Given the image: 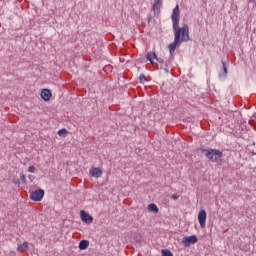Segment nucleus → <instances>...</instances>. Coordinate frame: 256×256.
Returning <instances> with one entry per match:
<instances>
[{"label": "nucleus", "instance_id": "5701e85b", "mask_svg": "<svg viewBox=\"0 0 256 256\" xmlns=\"http://www.w3.org/2000/svg\"><path fill=\"white\" fill-rule=\"evenodd\" d=\"M160 0H156L155 3H154V9L155 7H157V3H159Z\"/></svg>", "mask_w": 256, "mask_h": 256}, {"label": "nucleus", "instance_id": "2eb2a0df", "mask_svg": "<svg viewBox=\"0 0 256 256\" xmlns=\"http://www.w3.org/2000/svg\"><path fill=\"white\" fill-rule=\"evenodd\" d=\"M58 135H59L60 137H67V135H68L67 129H65V128L60 129V130L58 131Z\"/></svg>", "mask_w": 256, "mask_h": 256}, {"label": "nucleus", "instance_id": "412c9836", "mask_svg": "<svg viewBox=\"0 0 256 256\" xmlns=\"http://www.w3.org/2000/svg\"><path fill=\"white\" fill-rule=\"evenodd\" d=\"M172 199H173L174 201H177V199H179V196H178L177 194H173V195H172Z\"/></svg>", "mask_w": 256, "mask_h": 256}, {"label": "nucleus", "instance_id": "4be33fe9", "mask_svg": "<svg viewBox=\"0 0 256 256\" xmlns=\"http://www.w3.org/2000/svg\"><path fill=\"white\" fill-rule=\"evenodd\" d=\"M156 61H158V63H164L163 59L159 57L156 58Z\"/></svg>", "mask_w": 256, "mask_h": 256}, {"label": "nucleus", "instance_id": "423d86ee", "mask_svg": "<svg viewBox=\"0 0 256 256\" xmlns=\"http://www.w3.org/2000/svg\"><path fill=\"white\" fill-rule=\"evenodd\" d=\"M198 223L201 229H205V224L207 223V211L200 210L198 213Z\"/></svg>", "mask_w": 256, "mask_h": 256}, {"label": "nucleus", "instance_id": "6ab92c4d", "mask_svg": "<svg viewBox=\"0 0 256 256\" xmlns=\"http://www.w3.org/2000/svg\"><path fill=\"white\" fill-rule=\"evenodd\" d=\"M20 180L22 183H27V177H25V174H20Z\"/></svg>", "mask_w": 256, "mask_h": 256}, {"label": "nucleus", "instance_id": "0eeeda50", "mask_svg": "<svg viewBox=\"0 0 256 256\" xmlns=\"http://www.w3.org/2000/svg\"><path fill=\"white\" fill-rule=\"evenodd\" d=\"M80 215L83 223H93V216L89 215L87 212L82 210Z\"/></svg>", "mask_w": 256, "mask_h": 256}, {"label": "nucleus", "instance_id": "1a4fd4ad", "mask_svg": "<svg viewBox=\"0 0 256 256\" xmlns=\"http://www.w3.org/2000/svg\"><path fill=\"white\" fill-rule=\"evenodd\" d=\"M91 177H95L96 179H99L103 175V170L101 168H94L89 171Z\"/></svg>", "mask_w": 256, "mask_h": 256}, {"label": "nucleus", "instance_id": "dca6fc26", "mask_svg": "<svg viewBox=\"0 0 256 256\" xmlns=\"http://www.w3.org/2000/svg\"><path fill=\"white\" fill-rule=\"evenodd\" d=\"M162 256H173V252L169 249L162 250Z\"/></svg>", "mask_w": 256, "mask_h": 256}, {"label": "nucleus", "instance_id": "6e6552de", "mask_svg": "<svg viewBox=\"0 0 256 256\" xmlns=\"http://www.w3.org/2000/svg\"><path fill=\"white\" fill-rule=\"evenodd\" d=\"M41 97H42L43 101H51V97H52L51 90L43 89L41 91Z\"/></svg>", "mask_w": 256, "mask_h": 256}, {"label": "nucleus", "instance_id": "4468645a", "mask_svg": "<svg viewBox=\"0 0 256 256\" xmlns=\"http://www.w3.org/2000/svg\"><path fill=\"white\" fill-rule=\"evenodd\" d=\"M148 211L150 213H159V207H157L155 204L148 205Z\"/></svg>", "mask_w": 256, "mask_h": 256}, {"label": "nucleus", "instance_id": "aec40b11", "mask_svg": "<svg viewBox=\"0 0 256 256\" xmlns=\"http://www.w3.org/2000/svg\"><path fill=\"white\" fill-rule=\"evenodd\" d=\"M36 170H37V168H35V166H30L28 168L29 173H35Z\"/></svg>", "mask_w": 256, "mask_h": 256}, {"label": "nucleus", "instance_id": "f3484780", "mask_svg": "<svg viewBox=\"0 0 256 256\" xmlns=\"http://www.w3.org/2000/svg\"><path fill=\"white\" fill-rule=\"evenodd\" d=\"M139 81L140 83H145V81H147V77L145 76V74H141L139 76Z\"/></svg>", "mask_w": 256, "mask_h": 256}, {"label": "nucleus", "instance_id": "ddd939ff", "mask_svg": "<svg viewBox=\"0 0 256 256\" xmlns=\"http://www.w3.org/2000/svg\"><path fill=\"white\" fill-rule=\"evenodd\" d=\"M87 247H89V241L81 240L80 243H79V250L80 251H85V249H87Z\"/></svg>", "mask_w": 256, "mask_h": 256}, {"label": "nucleus", "instance_id": "f03ea898", "mask_svg": "<svg viewBox=\"0 0 256 256\" xmlns=\"http://www.w3.org/2000/svg\"><path fill=\"white\" fill-rule=\"evenodd\" d=\"M203 153L209 161H212V163H221L223 161V152L217 149H204Z\"/></svg>", "mask_w": 256, "mask_h": 256}, {"label": "nucleus", "instance_id": "f257e3e1", "mask_svg": "<svg viewBox=\"0 0 256 256\" xmlns=\"http://www.w3.org/2000/svg\"><path fill=\"white\" fill-rule=\"evenodd\" d=\"M173 31L176 41H179L180 43L189 41V25L184 24L181 28H179V26L173 27Z\"/></svg>", "mask_w": 256, "mask_h": 256}, {"label": "nucleus", "instance_id": "f8f14e48", "mask_svg": "<svg viewBox=\"0 0 256 256\" xmlns=\"http://www.w3.org/2000/svg\"><path fill=\"white\" fill-rule=\"evenodd\" d=\"M146 59L150 61L151 65H154L153 59H157V54L155 52H148L146 54Z\"/></svg>", "mask_w": 256, "mask_h": 256}, {"label": "nucleus", "instance_id": "a211bd4d", "mask_svg": "<svg viewBox=\"0 0 256 256\" xmlns=\"http://www.w3.org/2000/svg\"><path fill=\"white\" fill-rule=\"evenodd\" d=\"M222 67H223V76L225 77L227 75V66L225 62H222Z\"/></svg>", "mask_w": 256, "mask_h": 256}, {"label": "nucleus", "instance_id": "9d476101", "mask_svg": "<svg viewBox=\"0 0 256 256\" xmlns=\"http://www.w3.org/2000/svg\"><path fill=\"white\" fill-rule=\"evenodd\" d=\"M17 251H19L20 253H25V251H29V242L18 244Z\"/></svg>", "mask_w": 256, "mask_h": 256}, {"label": "nucleus", "instance_id": "39448f33", "mask_svg": "<svg viewBox=\"0 0 256 256\" xmlns=\"http://www.w3.org/2000/svg\"><path fill=\"white\" fill-rule=\"evenodd\" d=\"M199 239H197V236L191 235V236H186L182 239V243L185 247H191V245H195Z\"/></svg>", "mask_w": 256, "mask_h": 256}, {"label": "nucleus", "instance_id": "20e7f679", "mask_svg": "<svg viewBox=\"0 0 256 256\" xmlns=\"http://www.w3.org/2000/svg\"><path fill=\"white\" fill-rule=\"evenodd\" d=\"M45 197V191L43 189L30 192V199L32 201H41Z\"/></svg>", "mask_w": 256, "mask_h": 256}, {"label": "nucleus", "instance_id": "7ed1b4c3", "mask_svg": "<svg viewBox=\"0 0 256 256\" xmlns=\"http://www.w3.org/2000/svg\"><path fill=\"white\" fill-rule=\"evenodd\" d=\"M181 13L179 11V5H176L172 11L171 19H172V27H179V17Z\"/></svg>", "mask_w": 256, "mask_h": 256}, {"label": "nucleus", "instance_id": "9b49d317", "mask_svg": "<svg viewBox=\"0 0 256 256\" xmlns=\"http://www.w3.org/2000/svg\"><path fill=\"white\" fill-rule=\"evenodd\" d=\"M180 41L177 38H174L173 43L169 44L168 49L170 53H175V49H177V45H180Z\"/></svg>", "mask_w": 256, "mask_h": 256}]
</instances>
